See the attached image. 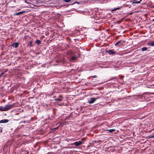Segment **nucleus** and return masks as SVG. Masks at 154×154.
<instances>
[{
  "instance_id": "nucleus-32",
  "label": "nucleus",
  "mask_w": 154,
  "mask_h": 154,
  "mask_svg": "<svg viewBox=\"0 0 154 154\" xmlns=\"http://www.w3.org/2000/svg\"><path fill=\"white\" fill-rule=\"evenodd\" d=\"M78 154H79V153H78Z\"/></svg>"
},
{
  "instance_id": "nucleus-9",
  "label": "nucleus",
  "mask_w": 154,
  "mask_h": 154,
  "mask_svg": "<svg viewBox=\"0 0 154 154\" xmlns=\"http://www.w3.org/2000/svg\"><path fill=\"white\" fill-rule=\"evenodd\" d=\"M35 43L38 45H39L41 44V41L39 40H37L35 41Z\"/></svg>"
},
{
  "instance_id": "nucleus-27",
  "label": "nucleus",
  "mask_w": 154,
  "mask_h": 154,
  "mask_svg": "<svg viewBox=\"0 0 154 154\" xmlns=\"http://www.w3.org/2000/svg\"><path fill=\"white\" fill-rule=\"evenodd\" d=\"M77 32H78V34L79 32H79H80V31H79V30H78Z\"/></svg>"
},
{
  "instance_id": "nucleus-4",
  "label": "nucleus",
  "mask_w": 154,
  "mask_h": 154,
  "mask_svg": "<svg viewBox=\"0 0 154 154\" xmlns=\"http://www.w3.org/2000/svg\"><path fill=\"white\" fill-rule=\"evenodd\" d=\"M106 52L108 53L109 54H114L116 53V52L114 51L113 50H110L107 51Z\"/></svg>"
},
{
  "instance_id": "nucleus-24",
  "label": "nucleus",
  "mask_w": 154,
  "mask_h": 154,
  "mask_svg": "<svg viewBox=\"0 0 154 154\" xmlns=\"http://www.w3.org/2000/svg\"><path fill=\"white\" fill-rule=\"evenodd\" d=\"M2 106H0V111H2Z\"/></svg>"
},
{
  "instance_id": "nucleus-26",
  "label": "nucleus",
  "mask_w": 154,
  "mask_h": 154,
  "mask_svg": "<svg viewBox=\"0 0 154 154\" xmlns=\"http://www.w3.org/2000/svg\"><path fill=\"white\" fill-rule=\"evenodd\" d=\"M153 137H154V135L150 137L151 138H152Z\"/></svg>"
},
{
  "instance_id": "nucleus-15",
  "label": "nucleus",
  "mask_w": 154,
  "mask_h": 154,
  "mask_svg": "<svg viewBox=\"0 0 154 154\" xmlns=\"http://www.w3.org/2000/svg\"><path fill=\"white\" fill-rule=\"evenodd\" d=\"M79 57H81V58H82V60L83 59L84 57V56L83 55H81L80 54H79Z\"/></svg>"
},
{
  "instance_id": "nucleus-1",
  "label": "nucleus",
  "mask_w": 154,
  "mask_h": 154,
  "mask_svg": "<svg viewBox=\"0 0 154 154\" xmlns=\"http://www.w3.org/2000/svg\"><path fill=\"white\" fill-rule=\"evenodd\" d=\"M15 103L11 105H7L5 106H2V111H8L15 106Z\"/></svg>"
},
{
  "instance_id": "nucleus-2",
  "label": "nucleus",
  "mask_w": 154,
  "mask_h": 154,
  "mask_svg": "<svg viewBox=\"0 0 154 154\" xmlns=\"http://www.w3.org/2000/svg\"><path fill=\"white\" fill-rule=\"evenodd\" d=\"M85 137H83L81 139H78V146L84 144L85 141Z\"/></svg>"
},
{
  "instance_id": "nucleus-21",
  "label": "nucleus",
  "mask_w": 154,
  "mask_h": 154,
  "mask_svg": "<svg viewBox=\"0 0 154 154\" xmlns=\"http://www.w3.org/2000/svg\"><path fill=\"white\" fill-rule=\"evenodd\" d=\"M0 131L1 133H2V127H0Z\"/></svg>"
},
{
  "instance_id": "nucleus-8",
  "label": "nucleus",
  "mask_w": 154,
  "mask_h": 154,
  "mask_svg": "<svg viewBox=\"0 0 154 154\" xmlns=\"http://www.w3.org/2000/svg\"><path fill=\"white\" fill-rule=\"evenodd\" d=\"M147 45L151 46H154V41L152 42H149Z\"/></svg>"
},
{
  "instance_id": "nucleus-16",
  "label": "nucleus",
  "mask_w": 154,
  "mask_h": 154,
  "mask_svg": "<svg viewBox=\"0 0 154 154\" xmlns=\"http://www.w3.org/2000/svg\"><path fill=\"white\" fill-rule=\"evenodd\" d=\"M29 47H32L33 45H32V41H31L29 42Z\"/></svg>"
},
{
  "instance_id": "nucleus-10",
  "label": "nucleus",
  "mask_w": 154,
  "mask_h": 154,
  "mask_svg": "<svg viewBox=\"0 0 154 154\" xmlns=\"http://www.w3.org/2000/svg\"><path fill=\"white\" fill-rule=\"evenodd\" d=\"M25 12V11H20L19 12H18L17 13H16L15 15H20L21 14H23V13H24Z\"/></svg>"
},
{
  "instance_id": "nucleus-20",
  "label": "nucleus",
  "mask_w": 154,
  "mask_h": 154,
  "mask_svg": "<svg viewBox=\"0 0 154 154\" xmlns=\"http://www.w3.org/2000/svg\"><path fill=\"white\" fill-rule=\"evenodd\" d=\"M91 77L93 78H96L97 77V76L96 75L94 76H91Z\"/></svg>"
},
{
  "instance_id": "nucleus-11",
  "label": "nucleus",
  "mask_w": 154,
  "mask_h": 154,
  "mask_svg": "<svg viewBox=\"0 0 154 154\" xmlns=\"http://www.w3.org/2000/svg\"><path fill=\"white\" fill-rule=\"evenodd\" d=\"M142 1V0H134V3L135 4H138L140 3V2Z\"/></svg>"
},
{
  "instance_id": "nucleus-22",
  "label": "nucleus",
  "mask_w": 154,
  "mask_h": 154,
  "mask_svg": "<svg viewBox=\"0 0 154 154\" xmlns=\"http://www.w3.org/2000/svg\"><path fill=\"white\" fill-rule=\"evenodd\" d=\"M101 141L100 140H98L97 141H94V142H95V143L97 142V143H99L101 142Z\"/></svg>"
},
{
  "instance_id": "nucleus-19",
  "label": "nucleus",
  "mask_w": 154,
  "mask_h": 154,
  "mask_svg": "<svg viewBox=\"0 0 154 154\" xmlns=\"http://www.w3.org/2000/svg\"><path fill=\"white\" fill-rule=\"evenodd\" d=\"M64 1L66 2H70L71 0H64Z\"/></svg>"
},
{
  "instance_id": "nucleus-3",
  "label": "nucleus",
  "mask_w": 154,
  "mask_h": 154,
  "mask_svg": "<svg viewBox=\"0 0 154 154\" xmlns=\"http://www.w3.org/2000/svg\"><path fill=\"white\" fill-rule=\"evenodd\" d=\"M98 98H99L98 97H97L96 98H94V97L90 98L89 99V100H88V103L90 104L92 103H94L95 101H96V100Z\"/></svg>"
},
{
  "instance_id": "nucleus-25",
  "label": "nucleus",
  "mask_w": 154,
  "mask_h": 154,
  "mask_svg": "<svg viewBox=\"0 0 154 154\" xmlns=\"http://www.w3.org/2000/svg\"><path fill=\"white\" fill-rule=\"evenodd\" d=\"M4 74V72H3L1 74V75H0V76H2L3 74Z\"/></svg>"
},
{
  "instance_id": "nucleus-6",
  "label": "nucleus",
  "mask_w": 154,
  "mask_h": 154,
  "mask_svg": "<svg viewBox=\"0 0 154 154\" xmlns=\"http://www.w3.org/2000/svg\"><path fill=\"white\" fill-rule=\"evenodd\" d=\"M122 42V43L123 42V40H120V41H118L116 44L115 45V46H116L118 45V46H121L122 45V43H121Z\"/></svg>"
},
{
  "instance_id": "nucleus-28",
  "label": "nucleus",
  "mask_w": 154,
  "mask_h": 154,
  "mask_svg": "<svg viewBox=\"0 0 154 154\" xmlns=\"http://www.w3.org/2000/svg\"><path fill=\"white\" fill-rule=\"evenodd\" d=\"M152 21L154 22V18L152 20Z\"/></svg>"
},
{
  "instance_id": "nucleus-29",
  "label": "nucleus",
  "mask_w": 154,
  "mask_h": 154,
  "mask_svg": "<svg viewBox=\"0 0 154 154\" xmlns=\"http://www.w3.org/2000/svg\"><path fill=\"white\" fill-rule=\"evenodd\" d=\"M78 11V12H80V11H79V10H78V11Z\"/></svg>"
},
{
  "instance_id": "nucleus-5",
  "label": "nucleus",
  "mask_w": 154,
  "mask_h": 154,
  "mask_svg": "<svg viewBox=\"0 0 154 154\" xmlns=\"http://www.w3.org/2000/svg\"><path fill=\"white\" fill-rule=\"evenodd\" d=\"M19 43L18 42H15L12 45H11V46L15 48H17L19 46Z\"/></svg>"
},
{
  "instance_id": "nucleus-7",
  "label": "nucleus",
  "mask_w": 154,
  "mask_h": 154,
  "mask_svg": "<svg viewBox=\"0 0 154 154\" xmlns=\"http://www.w3.org/2000/svg\"><path fill=\"white\" fill-rule=\"evenodd\" d=\"M9 122V120L7 119H4L0 121V123H6Z\"/></svg>"
},
{
  "instance_id": "nucleus-23",
  "label": "nucleus",
  "mask_w": 154,
  "mask_h": 154,
  "mask_svg": "<svg viewBox=\"0 0 154 154\" xmlns=\"http://www.w3.org/2000/svg\"><path fill=\"white\" fill-rule=\"evenodd\" d=\"M74 143L75 146H77V142H75Z\"/></svg>"
},
{
  "instance_id": "nucleus-30",
  "label": "nucleus",
  "mask_w": 154,
  "mask_h": 154,
  "mask_svg": "<svg viewBox=\"0 0 154 154\" xmlns=\"http://www.w3.org/2000/svg\"><path fill=\"white\" fill-rule=\"evenodd\" d=\"M60 97H62V96H60Z\"/></svg>"
},
{
  "instance_id": "nucleus-13",
  "label": "nucleus",
  "mask_w": 154,
  "mask_h": 154,
  "mask_svg": "<svg viewBox=\"0 0 154 154\" xmlns=\"http://www.w3.org/2000/svg\"><path fill=\"white\" fill-rule=\"evenodd\" d=\"M147 49L148 48L147 47H143L141 49V51H146L147 50Z\"/></svg>"
},
{
  "instance_id": "nucleus-12",
  "label": "nucleus",
  "mask_w": 154,
  "mask_h": 154,
  "mask_svg": "<svg viewBox=\"0 0 154 154\" xmlns=\"http://www.w3.org/2000/svg\"><path fill=\"white\" fill-rule=\"evenodd\" d=\"M76 57L75 56H73L71 58V61H76Z\"/></svg>"
},
{
  "instance_id": "nucleus-14",
  "label": "nucleus",
  "mask_w": 154,
  "mask_h": 154,
  "mask_svg": "<svg viewBox=\"0 0 154 154\" xmlns=\"http://www.w3.org/2000/svg\"><path fill=\"white\" fill-rule=\"evenodd\" d=\"M107 130L109 131V132L111 133L114 131L115 130L114 129H111L109 130Z\"/></svg>"
},
{
  "instance_id": "nucleus-18",
  "label": "nucleus",
  "mask_w": 154,
  "mask_h": 154,
  "mask_svg": "<svg viewBox=\"0 0 154 154\" xmlns=\"http://www.w3.org/2000/svg\"><path fill=\"white\" fill-rule=\"evenodd\" d=\"M120 9V8H114V9L112 10V11H116V10H119V9Z\"/></svg>"
},
{
  "instance_id": "nucleus-31",
  "label": "nucleus",
  "mask_w": 154,
  "mask_h": 154,
  "mask_svg": "<svg viewBox=\"0 0 154 154\" xmlns=\"http://www.w3.org/2000/svg\"><path fill=\"white\" fill-rule=\"evenodd\" d=\"M77 3H78V4H79V3L78 2Z\"/></svg>"
},
{
  "instance_id": "nucleus-17",
  "label": "nucleus",
  "mask_w": 154,
  "mask_h": 154,
  "mask_svg": "<svg viewBox=\"0 0 154 154\" xmlns=\"http://www.w3.org/2000/svg\"><path fill=\"white\" fill-rule=\"evenodd\" d=\"M55 100L56 101H62V100L59 98H57L55 99Z\"/></svg>"
}]
</instances>
